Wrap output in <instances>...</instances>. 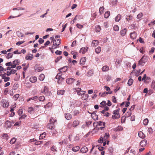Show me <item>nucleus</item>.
Here are the masks:
<instances>
[{
    "label": "nucleus",
    "mask_w": 155,
    "mask_h": 155,
    "mask_svg": "<svg viewBox=\"0 0 155 155\" xmlns=\"http://www.w3.org/2000/svg\"><path fill=\"white\" fill-rule=\"evenodd\" d=\"M50 39L53 42V44L52 46L53 49L57 48L61 43V40L60 39L56 40L54 39L53 37H51L50 38Z\"/></svg>",
    "instance_id": "1"
},
{
    "label": "nucleus",
    "mask_w": 155,
    "mask_h": 155,
    "mask_svg": "<svg viewBox=\"0 0 155 155\" xmlns=\"http://www.w3.org/2000/svg\"><path fill=\"white\" fill-rule=\"evenodd\" d=\"M149 58L147 56L144 55L139 61L138 64L139 65H143L145 63L148 61Z\"/></svg>",
    "instance_id": "2"
},
{
    "label": "nucleus",
    "mask_w": 155,
    "mask_h": 155,
    "mask_svg": "<svg viewBox=\"0 0 155 155\" xmlns=\"http://www.w3.org/2000/svg\"><path fill=\"white\" fill-rule=\"evenodd\" d=\"M47 96H49L51 94V92L49 91L48 89L46 86H44L43 91L41 92Z\"/></svg>",
    "instance_id": "3"
},
{
    "label": "nucleus",
    "mask_w": 155,
    "mask_h": 155,
    "mask_svg": "<svg viewBox=\"0 0 155 155\" xmlns=\"http://www.w3.org/2000/svg\"><path fill=\"white\" fill-rule=\"evenodd\" d=\"M62 75V73L61 72V71L60 72L58 73L57 75L56 76L55 78L57 79H58V83H59L60 81H62L64 79L63 78L61 77Z\"/></svg>",
    "instance_id": "4"
},
{
    "label": "nucleus",
    "mask_w": 155,
    "mask_h": 155,
    "mask_svg": "<svg viewBox=\"0 0 155 155\" xmlns=\"http://www.w3.org/2000/svg\"><path fill=\"white\" fill-rule=\"evenodd\" d=\"M4 74H1L0 76L2 77V79L4 80L5 82H6L10 80V78L8 77H7L6 75V73H4Z\"/></svg>",
    "instance_id": "5"
},
{
    "label": "nucleus",
    "mask_w": 155,
    "mask_h": 155,
    "mask_svg": "<svg viewBox=\"0 0 155 155\" xmlns=\"http://www.w3.org/2000/svg\"><path fill=\"white\" fill-rule=\"evenodd\" d=\"M1 104L4 107H7L9 106V103L5 100H2L1 101Z\"/></svg>",
    "instance_id": "6"
},
{
    "label": "nucleus",
    "mask_w": 155,
    "mask_h": 155,
    "mask_svg": "<svg viewBox=\"0 0 155 155\" xmlns=\"http://www.w3.org/2000/svg\"><path fill=\"white\" fill-rule=\"evenodd\" d=\"M13 64L11 66L12 68H15L16 67V65L19 64V61L18 59H16L13 61Z\"/></svg>",
    "instance_id": "7"
},
{
    "label": "nucleus",
    "mask_w": 155,
    "mask_h": 155,
    "mask_svg": "<svg viewBox=\"0 0 155 155\" xmlns=\"http://www.w3.org/2000/svg\"><path fill=\"white\" fill-rule=\"evenodd\" d=\"M110 135L109 133H106L103 137L104 140L107 141V144H108L109 143V141L107 139L109 138Z\"/></svg>",
    "instance_id": "8"
},
{
    "label": "nucleus",
    "mask_w": 155,
    "mask_h": 155,
    "mask_svg": "<svg viewBox=\"0 0 155 155\" xmlns=\"http://www.w3.org/2000/svg\"><path fill=\"white\" fill-rule=\"evenodd\" d=\"M80 123V121L76 119L74 120L72 124V126L74 127H77Z\"/></svg>",
    "instance_id": "9"
},
{
    "label": "nucleus",
    "mask_w": 155,
    "mask_h": 155,
    "mask_svg": "<svg viewBox=\"0 0 155 155\" xmlns=\"http://www.w3.org/2000/svg\"><path fill=\"white\" fill-rule=\"evenodd\" d=\"M47 127L50 129L52 130L54 129L55 128V126L54 123H51L48 124L47 125Z\"/></svg>",
    "instance_id": "10"
},
{
    "label": "nucleus",
    "mask_w": 155,
    "mask_h": 155,
    "mask_svg": "<svg viewBox=\"0 0 155 155\" xmlns=\"http://www.w3.org/2000/svg\"><path fill=\"white\" fill-rule=\"evenodd\" d=\"M64 116L65 118L68 120H71L72 118V115L70 113H65Z\"/></svg>",
    "instance_id": "11"
},
{
    "label": "nucleus",
    "mask_w": 155,
    "mask_h": 155,
    "mask_svg": "<svg viewBox=\"0 0 155 155\" xmlns=\"http://www.w3.org/2000/svg\"><path fill=\"white\" fill-rule=\"evenodd\" d=\"M127 29L126 28H124L122 29L120 31V35L122 36H124L127 33Z\"/></svg>",
    "instance_id": "12"
},
{
    "label": "nucleus",
    "mask_w": 155,
    "mask_h": 155,
    "mask_svg": "<svg viewBox=\"0 0 155 155\" xmlns=\"http://www.w3.org/2000/svg\"><path fill=\"white\" fill-rule=\"evenodd\" d=\"M75 79L72 78H69L66 80V83L68 84H71L73 83Z\"/></svg>",
    "instance_id": "13"
},
{
    "label": "nucleus",
    "mask_w": 155,
    "mask_h": 155,
    "mask_svg": "<svg viewBox=\"0 0 155 155\" xmlns=\"http://www.w3.org/2000/svg\"><path fill=\"white\" fill-rule=\"evenodd\" d=\"M123 127L121 126H118V127L114 128L113 129L114 131L115 132H117L118 131H120L123 130Z\"/></svg>",
    "instance_id": "14"
},
{
    "label": "nucleus",
    "mask_w": 155,
    "mask_h": 155,
    "mask_svg": "<svg viewBox=\"0 0 155 155\" xmlns=\"http://www.w3.org/2000/svg\"><path fill=\"white\" fill-rule=\"evenodd\" d=\"M35 69L36 72H39L42 71L44 69V68L41 66H36Z\"/></svg>",
    "instance_id": "15"
},
{
    "label": "nucleus",
    "mask_w": 155,
    "mask_h": 155,
    "mask_svg": "<svg viewBox=\"0 0 155 155\" xmlns=\"http://www.w3.org/2000/svg\"><path fill=\"white\" fill-rule=\"evenodd\" d=\"M91 117L95 120H98V115H96L95 113L93 112L91 114Z\"/></svg>",
    "instance_id": "16"
},
{
    "label": "nucleus",
    "mask_w": 155,
    "mask_h": 155,
    "mask_svg": "<svg viewBox=\"0 0 155 155\" xmlns=\"http://www.w3.org/2000/svg\"><path fill=\"white\" fill-rule=\"evenodd\" d=\"M29 80L31 83H35L37 81V78L35 76L31 77L30 78Z\"/></svg>",
    "instance_id": "17"
},
{
    "label": "nucleus",
    "mask_w": 155,
    "mask_h": 155,
    "mask_svg": "<svg viewBox=\"0 0 155 155\" xmlns=\"http://www.w3.org/2000/svg\"><path fill=\"white\" fill-rule=\"evenodd\" d=\"M99 44L98 41L97 40H93L91 43V46L93 47L97 46Z\"/></svg>",
    "instance_id": "18"
},
{
    "label": "nucleus",
    "mask_w": 155,
    "mask_h": 155,
    "mask_svg": "<svg viewBox=\"0 0 155 155\" xmlns=\"http://www.w3.org/2000/svg\"><path fill=\"white\" fill-rule=\"evenodd\" d=\"M147 140H142L140 143V146L142 147H144L147 144Z\"/></svg>",
    "instance_id": "19"
},
{
    "label": "nucleus",
    "mask_w": 155,
    "mask_h": 155,
    "mask_svg": "<svg viewBox=\"0 0 155 155\" xmlns=\"http://www.w3.org/2000/svg\"><path fill=\"white\" fill-rule=\"evenodd\" d=\"M39 106H36L34 108L31 107H29L28 108V111L29 113L31 114L34 110L35 108H38Z\"/></svg>",
    "instance_id": "20"
},
{
    "label": "nucleus",
    "mask_w": 155,
    "mask_h": 155,
    "mask_svg": "<svg viewBox=\"0 0 155 155\" xmlns=\"http://www.w3.org/2000/svg\"><path fill=\"white\" fill-rule=\"evenodd\" d=\"M130 36L132 39H135L137 36L136 34L134 32H131L130 34Z\"/></svg>",
    "instance_id": "21"
},
{
    "label": "nucleus",
    "mask_w": 155,
    "mask_h": 155,
    "mask_svg": "<svg viewBox=\"0 0 155 155\" xmlns=\"http://www.w3.org/2000/svg\"><path fill=\"white\" fill-rule=\"evenodd\" d=\"M33 58V55L32 54H29L26 55L25 57V59L27 60H31Z\"/></svg>",
    "instance_id": "22"
},
{
    "label": "nucleus",
    "mask_w": 155,
    "mask_h": 155,
    "mask_svg": "<svg viewBox=\"0 0 155 155\" xmlns=\"http://www.w3.org/2000/svg\"><path fill=\"white\" fill-rule=\"evenodd\" d=\"M88 150L87 148L86 147H82L80 150V152L82 153H85Z\"/></svg>",
    "instance_id": "23"
},
{
    "label": "nucleus",
    "mask_w": 155,
    "mask_h": 155,
    "mask_svg": "<svg viewBox=\"0 0 155 155\" xmlns=\"http://www.w3.org/2000/svg\"><path fill=\"white\" fill-rule=\"evenodd\" d=\"M89 96L87 94L84 93L81 97V98L83 100H84L87 98Z\"/></svg>",
    "instance_id": "24"
},
{
    "label": "nucleus",
    "mask_w": 155,
    "mask_h": 155,
    "mask_svg": "<svg viewBox=\"0 0 155 155\" xmlns=\"http://www.w3.org/2000/svg\"><path fill=\"white\" fill-rule=\"evenodd\" d=\"M12 126L11 123L9 120H7L5 122V127H7L10 128Z\"/></svg>",
    "instance_id": "25"
},
{
    "label": "nucleus",
    "mask_w": 155,
    "mask_h": 155,
    "mask_svg": "<svg viewBox=\"0 0 155 155\" xmlns=\"http://www.w3.org/2000/svg\"><path fill=\"white\" fill-rule=\"evenodd\" d=\"M68 67L65 66L63 68H61L59 69L60 71L65 72H66L68 70Z\"/></svg>",
    "instance_id": "26"
},
{
    "label": "nucleus",
    "mask_w": 155,
    "mask_h": 155,
    "mask_svg": "<svg viewBox=\"0 0 155 155\" xmlns=\"http://www.w3.org/2000/svg\"><path fill=\"white\" fill-rule=\"evenodd\" d=\"M86 61L85 57H83L81 58L80 61V64H84Z\"/></svg>",
    "instance_id": "27"
},
{
    "label": "nucleus",
    "mask_w": 155,
    "mask_h": 155,
    "mask_svg": "<svg viewBox=\"0 0 155 155\" xmlns=\"http://www.w3.org/2000/svg\"><path fill=\"white\" fill-rule=\"evenodd\" d=\"M138 135L140 138L142 139L144 138L145 137V135H144L143 132L141 131L139 132L138 133Z\"/></svg>",
    "instance_id": "28"
},
{
    "label": "nucleus",
    "mask_w": 155,
    "mask_h": 155,
    "mask_svg": "<svg viewBox=\"0 0 155 155\" xmlns=\"http://www.w3.org/2000/svg\"><path fill=\"white\" fill-rule=\"evenodd\" d=\"M80 149V147L79 146H77L72 148V150L74 152H77Z\"/></svg>",
    "instance_id": "29"
},
{
    "label": "nucleus",
    "mask_w": 155,
    "mask_h": 155,
    "mask_svg": "<svg viewBox=\"0 0 155 155\" xmlns=\"http://www.w3.org/2000/svg\"><path fill=\"white\" fill-rule=\"evenodd\" d=\"M2 139L7 140L8 138V136L7 134H4L2 135Z\"/></svg>",
    "instance_id": "30"
},
{
    "label": "nucleus",
    "mask_w": 155,
    "mask_h": 155,
    "mask_svg": "<svg viewBox=\"0 0 155 155\" xmlns=\"http://www.w3.org/2000/svg\"><path fill=\"white\" fill-rule=\"evenodd\" d=\"M109 69V67L107 66H104L102 69V70L103 71L106 72L108 71Z\"/></svg>",
    "instance_id": "31"
},
{
    "label": "nucleus",
    "mask_w": 155,
    "mask_h": 155,
    "mask_svg": "<svg viewBox=\"0 0 155 155\" xmlns=\"http://www.w3.org/2000/svg\"><path fill=\"white\" fill-rule=\"evenodd\" d=\"M45 76L44 74H41L39 76V80L42 81L45 79Z\"/></svg>",
    "instance_id": "32"
},
{
    "label": "nucleus",
    "mask_w": 155,
    "mask_h": 155,
    "mask_svg": "<svg viewBox=\"0 0 155 155\" xmlns=\"http://www.w3.org/2000/svg\"><path fill=\"white\" fill-rule=\"evenodd\" d=\"M120 110V109L119 108L114 110L113 112V113L116 115L117 116V115H120L119 114V111Z\"/></svg>",
    "instance_id": "33"
},
{
    "label": "nucleus",
    "mask_w": 155,
    "mask_h": 155,
    "mask_svg": "<svg viewBox=\"0 0 155 155\" xmlns=\"http://www.w3.org/2000/svg\"><path fill=\"white\" fill-rule=\"evenodd\" d=\"M87 51V50L85 48H82L79 51V52L82 53V54H84Z\"/></svg>",
    "instance_id": "34"
},
{
    "label": "nucleus",
    "mask_w": 155,
    "mask_h": 155,
    "mask_svg": "<svg viewBox=\"0 0 155 155\" xmlns=\"http://www.w3.org/2000/svg\"><path fill=\"white\" fill-rule=\"evenodd\" d=\"M65 92L64 90H59L57 92L58 95H63Z\"/></svg>",
    "instance_id": "35"
},
{
    "label": "nucleus",
    "mask_w": 155,
    "mask_h": 155,
    "mask_svg": "<svg viewBox=\"0 0 155 155\" xmlns=\"http://www.w3.org/2000/svg\"><path fill=\"white\" fill-rule=\"evenodd\" d=\"M121 15L120 14H118L115 18V21H119L121 19Z\"/></svg>",
    "instance_id": "36"
},
{
    "label": "nucleus",
    "mask_w": 155,
    "mask_h": 155,
    "mask_svg": "<svg viewBox=\"0 0 155 155\" xmlns=\"http://www.w3.org/2000/svg\"><path fill=\"white\" fill-rule=\"evenodd\" d=\"M111 94V92H104L102 93V95H101V97H104V96H106V95L108 94Z\"/></svg>",
    "instance_id": "37"
},
{
    "label": "nucleus",
    "mask_w": 155,
    "mask_h": 155,
    "mask_svg": "<svg viewBox=\"0 0 155 155\" xmlns=\"http://www.w3.org/2000/svg\"><path fill=\"white\" fill-rule=\"evenodd\" d=\"M13 55V54L12 53H8L6 55V58L7 59H9L10 58H12Z\"/></svg>",
    "instance_id": "38"
},
{
    "label": "nucleus",
    "mask_w": 155,
    "mask_h": 155,
    "mask_svg": "<svg viewBox=\"0 0 155 155\" xmlns=\"http://www.w3.org/2000/svg\"><path fill=\"white\" fill-rule=\"evenodd\" d=\"M110 15V12L109 11H107L105 13L104 15V18H107Z\"/></svg>",
    "instance_id": "39"
},
{
    "label": "nucleus",
    "mask_w": 155,
    "mask_h": 155,
    "mask_svg": "<svg viewBox=\"0 0 155 155\" xmlns=\"http://www.w3.org/2000/svg\"><path fill=\"white\" fill-rule=\"evenodd\" d=\"M101 51V48L100 47H98L95 49V51L97 54H99Z\"/></svg>",
    "instance_id": "40"
},
{
    "label": "nucleus",
    "mask_w": 155,
    "mask_h": 155,
    "mask_svg": "<svg viewBox=\"0 0 155 155\" xmlns=\"http://www.w3.org/2000/svg\"><path fill=\"white\" fill-rule=\"evenodd\" d=\"M133 80L131 78H130L128 81L127 84L129 86H131L133 82Z\"/></svg>",
    "instance_id": "41"
},
{
    "label": "nucleus",
    "mask_w": 155,
    "mask_h": 155,
    "mask_svg": "<svg viewBox=\"0 0 155 155\" xmlns=\"http://www.w3.org/2000/svg\"><path fill=\"white\" fill-rule=\"evenodd\" d=\"M51 103L50 102H48L47 104L45 106V108L48 109L51 107Z\"/></svg>",
    "instance_id": "42"
},
{
    "label": "nucleus",
    "mask_w": 155,
    "mask_h": 155,
    "mask_svg": "<svg viewBox=\"0 0 155 155\" xmlns=\"http://www.w3.org/2000/svg\"><path fill=\"white\" fill-rule=\"evenodd\" d=\"M149 122V120L148 119L146 118L143 120V124L145 125H147Z\"/></svg>",
    "instance_id": "43"
},
{
    "label": "nucleus",
    "mask_w": 155,
    "mask_h": 155,
    "mask_svg": "<svg viewBox=\"0 0 155 155\" xmlns=\"http://www.w3.org/2000/svg\"><path fill=\"white\" fill-rule=\"evenodd\" d=\"M46 136L45 132H44L41 134L40 136V139H42L44 138Z\"/></svg>",
    "instance_id": "44"
},
{
    "label": "nucleus",
    "mask_w": 155,
    "mask_h": 155,
    "mask_svg": "<svg viewBox=\"0 0 155 155\" xmlns=\"http://www.w3.org/2000/svg\"><path fill=\"white\" fill-rule=\"evenodd\" d=\"M16 140V139L15 138L13 137L11 139L10 143L11 144H14L15 143Z\"/></svg>",
    "instance_id": "45"
},
{
    "label": "nucleus",
    "mask_w": 155,
    "mask_h": 155,
    "mask_svg": "<svg viewBox=\"0 0 155 155\" xmlns=\"http://www.w3.org/2000/svg\"><path fill=\"white\" fill-rule=\"evenodd\" d=\"M104 8L103 6L100 7L99 9V11L100 14H101L103 13V11L104 10Z\"/></svg>",
    "instance_id": "46"
},
{
    "label": "nucleus",
    "mask_w": 155,
    "mask_h": 155,
    "mask_svg": "<svg viewBox=\"0 0 155 155\" xmlns=\"http://www.w3.org/2000/svg\"><path fill=\"white\" fill-rule=\"evenodd\" d=\"M81 17V16L80 15H76L73 20V23H74L76 21V20H77L78 19H79Z\"/></svg>",
    "instance_id": "47"
},
{
    "label": "nucleus",
    "mask_w": 155,
    "mask_h": 155,
    "mask_svg": "<svg viewBox=\"0 0 155 155\" xmlns=\"http://www.w3.org/2000/svg\"><path fill=\"white\" fill-rule=\"evenodd\" d=\"M45 100V98L44 96H41L39 98V100L40 101H44Z\"/></svg>",
    "instance_id": "48"
},
{
    "label": "nucleus",
    "mask_w": 155,
    "mask_h": 155,
    "mask_svg": "<svg viewBox=\"0 0 155 155\" xmlns=\"http://www.w3.org/2000/svg\"><path fill=\"white\" fill-rule=\"evenodd\" d=\"M101 30V28L100 26L98 25L95 27V31L97 32H99Z\"/></svg>",
    "instance_id": "49"
},
{
    "label": "nucleus",
    "mask_w": 155,
    "mask_h": 155,
    "mask_svg": "<svg viewBox=\"0 0 155 155\" xmlns=\"http://www.w3.org/2000/svg\"><path fill=\"white\" fill-rule=\"evenodd\" d=\"M113 29L115 31H118L119 30V27L117 25H115L113 27Z\"/></svg>",
    "instance_id": "50"
},
{
    "label": "nucleus",
    "mask_w": 155,
    "mask_h": 155,
    "mask_svg": "<svg viewBox=\"0 0 155 155\" xmlns=\"http://www.w3.org/2000/svg\"><path fill=\"white\" fill-rule=\"evenodd\" d=\"M19 95L18 94H17L15 95H14L13 97V98L14 100L16 101L17 100L18 98L19 97Z\"/></svg>",
    "instance_id": "51"
},
{
    "label": "nucleus",
    "mask_w": 155,
    "mask_h": 155,
    "mask_svg": "<svg viewBox=\"0 0 155 155\" xmlns=\"http://www.w3.org/2000/svg\"><path fill=\"white\" fill-rule=\"evenodd\" d=\"M98 124L100 126L103 125L104 126H105V123L104 122H102L101 121H99L98 123Z\"/></svg>",
    "instance_id": "52"
},
{
    "label": "nucleus",
    "mask_w": 155,
    "mask_h": 155,
    "mask_svg": "<svg viewBox=\"0 0 155 155\" xmlns=\"http://www.w3.org/2000/svg\"><path fill=\"white\" fill-rule=\"evenodd\" d=\"M121 61L122 60L120 58L117 59L116 60V64L117 65L119 64Z\"/></svg>",
    "instance_id": "53"
},
{
    "label": "nucleus",
    "mask_w": 155,
    "mask_h": 155,
    "mask_svg": "<svg viewBox=\"0 0 155 155\" xmlns=\"http://www.w3.org/2000/svg\"><path fill=\"white\" fill-rule=\"evenodd\" d=\"M120 115H117V116L114 114V115H113L112 116V118L113 119H116L119 118H120Z\"/></svg>",
    "instance_id": "54"
},
{
    "label": "nucleus",
    "mask_w": 155,
    "mask_h": 155,
    "mask_svg": "<svg viewBox=\"0 0 155 155\" xmlns=\"http://www.w3.org/2000/svg\"><path fill=\"white\" fill-rule=\"evenodd\" d=\"M143 16V14L142 13H140L137 16V18L140 19Z\"/></svg>",
    "instance_id": "55"
},
{
    "label": "nucleus",
    "mask_w": 155,
    "mask_h": 155,
    "mask_svg": "<svg viewBox=\"0 0 155 155\" xmlns=\"http://www.w3.org/2000/svg\"><path fill=\"white\" fill-rule=\"evenodd\" d=\"M131 114V111L130 110H129L128 111L126 114L127 117H129Z\"/></svg>",
    "instance_id": "56"
},
{
    "label": "nucleus",
    "mask_w": 155,
    "mask_h": 155,
    "mask_svg": "<svg viewBox=\"0 0 155 155\" xmlns=\"http://www.w3.org/2000/svg\"><path fill=\"white\" fill-rule=\"evenodd\" d=\"M73 113H74V116H75L77 115L78 114H79V112L78 110H74L73 111Z\"/></svg>",
    "instance_id": "57"
},
{
    "label": "nucleus",
    "mask_w": 155,
    "mask_h": 155,
    "mask_svg": "<svg viewBox=\"0 0 155 155\" xmlns=\"http://www.w3.org/2000/svg\"><path fill=\"white\" fill-rule=\"evenodd\" d=\"M101 107H104L106 104V101H103L101 103Z\"/></svg>",
    "instance_id": "58"
},
{
    "label": "nucleus",
    "mask_w": 155,
    "mask_h": 155,
    "mask_svg": "<svg viewBox=\"0 0 155 155\" xmlns=\"http://www.w3.org/2000/svg\"><path fill=\"white\" fill-rule=\"evenodd\" d=\"M18 113L19 115H21L23 113V110L22 109H19V110L18 111Z\"/></svg>",
    "instance_id": "59"
},
{
    "label": "nucleus",
    "mask_w": 155,
    "mask_h": 155,
    "mask_svg": "<svg viewBox=\"0 0 155 155\" xmlns=\"http://www.w3.org/2000/svg\"><path fill=\"white\" fill-rule=\"evenodd\" d=\"M76 91L77 92V94H78L79 92H81L82 91H81V89L80 88H76L75 89Z\"/></svg>",
    "instance_id": "60"
},
{
    "label": "nucleus",
    "mask_w": 155,
    "mask_h": 155,
    "mask_svg": "<svg viewBox=\"0 0 155 155\" xmlns=\"http://www.w3.org/2000/svg\"><path fill=\"white\" fill-rule=\"evenodd\" d=\"M76 26L78 28L80 29H81L83 28V25L79 23L77 24Z\"/></svg>",
    "instance_id": "61"
},
{
    "label": "nucleus",
    "mask_w": 155,
    "mask_h": 155,
    "mask_svg": "<svg viewBox=\"0 0 155 155\" xmlns=\"http://www.w3.org/2000/svg\"><path fill=\"white\" fill-rule=\"evenodd\" d=\"M112 101L113 102L115 103H116L117 102L116 99V97L114 96H113L112 97Z\"/></svg>",
    "instance_id": "62"
},
{
    "label": "nucleus",
    "mask_w": 155,
    "mask_h": 155,
    "mask_svg": "<svg viewBox=\"0 0 155 155\" xmlns=\"http://www.w3.org/2000/svg\"><path fill=\"white\" fill-rule=\"evenodd\" d=\"M86 93V91H82L81 92H79L78 94H77L79 96H81H81L84 93Z\"/></svg>",
    "instance_id": "63"
},
{
    "label": "nucleus",
    "mask_w": 155,
    "mask_h": 155,
    "mask_svg": "<svg viewBox=\"0 0 155 155\" xmlns=\"http://www.w3.org/2000/svg\"><path fill=\"white\" fill-rule=\"evenodd\" d=\"M24 42H25L24 41H19L16 43V45H21V44L24 43Z\"/></svg>",
    "instance_id": "64"
}]
</instances>
